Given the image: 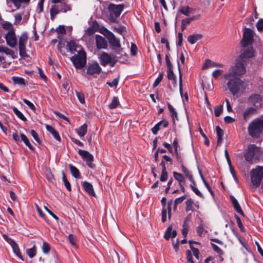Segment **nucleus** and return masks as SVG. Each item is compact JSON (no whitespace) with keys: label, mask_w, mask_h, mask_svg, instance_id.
<instances>
[{"label":"nucleus","mask_w":263,"mask_h":263,"mask_svg":"<svg viewBox=\"0 0 263 263\" xmlns=\"http://www.w3.org/2000/svg\"><path fill=\"white\" fill-rule=\"evenodd\" d=\"M185 204H186L185 211L186 212H188L190 211H194V207H193L194 201L192 199L190 198V199H187L185 202Z\"/></svg>","instance_id":"36"},{"label":"nucleus","mask_w":263,"mask_h":263,"mask_svg":"<svg viewBox=\"0 0 263 263\" xmlns=\"http://www.w3.org/2000/svg\"><path fill=\"white\" fill-rule=\"evenodd\" d=\"M12 109L14 113L19 119L23 121H26L27 120L26 118L16 107H13Z\"/></svg>","instance_id":"34"},{"label":"nucleus","mask_w":263,"mask_h":263,"mask_svg":"<svg viewBox=\"0 0 263 263\" xmlns=\"http://www.w3.org/2000/svg\"><path fill=\"white\" fill-rule=\"evenodd\" d=\"M249 101L255 107L259 108L261 107L262 98L260 95L258 94H254L249 97Z\"/></svg>","instance_id":"18"},{"label":"nucleus","mask_w":263,"mask_h":263,"mask_svg":"<svg viewBox=\"0 0 263 263\" xmlns=\"http://www.w3.org/2000/svg\"><path fill=\"white\" fill-rule=\"evenodd\" d=\"M248 133L253 138H258L263 134V118L253 120L248 127Z\"/></svg>","instance_id":"1"},{"label":"nucleus","mask_w":263,"mask_h":263,"mask_svg":"<svg viewBox=\"0 0 263 263\" xmlns=\"http://www.w3.org/2000/svg\"><path fill=\"white\" fill-rule=\"evenodd\" d=\"M67 45L69 51L71 53L77 52V54H78V53L81 52V51H84L82 47L76 43V42L73 41L68 42L67 44Z\"/></svg>","instance_id":"16"},{"label":"nucleus","mask_w":263,"mask_h":263,"mask_svg":"<svg viewBox=\"0 0 263 263\" xmlns=\"http://www.w3.org/2000/svg\"><path fill=\"white\" fill-rule=\"evenodd\" d=\"M35 207L36 208L37 211L38 212L40 216L43 218L46 221H48V219L46 215L42 212L41 209L40 208L39 205L37 204H35Z\"/></svg>","instance_id":"51"},{"label":"nucleus","mask_w":263,"mask_h":263,"mask_svg":"<svg viewBox=\"0 0 263 263\" xmlns=\"http://www.w3.org/2000/svg\"><path fill=\"white\" fill-rule=\"evenodd\" d=\"M190 248L193 251V255L197 259H199V251L197 248L194 247L193 246H190Z\"/></svg>","instance_id":"53"},{"label":"nucleus","mask_w":263,"mask_h":263,"mask_svg":"<svg viewBox=\"0 0 263 263\" xmlns=\"http://www.w3.org/2000/svg\"><path fill=\"white\" fill-rule=\"evenodd\" d=\"M87 73L90 75L99 74L101 71V68L97 62L89 63L87 66Z\"/></svg>","instance_id":"13"},{"label":"nucleus","mask_w":263,"mask_h":263,"mask_svg":"<svg viewBox=\"0 0 263 263\" xmlns=\"http://www.w3.org/2000/svg\"><path fill=\"white\" fill-rule=\"evenodd\" d=\"M182 172L185 176L189 179L190 181H193V175L191 172L182 164L181 165Z\"/></svg>","instance_id":"32"},{"label":"nucleus","mask_w":263,"mask_h":263,"mask_svg":"<svg viewBox=\"0 0 263 263\" xmlns=\"http://www.w3.org/2000/svg\"><path fill=\"white\" fill-rule=\"evenodd\" d=\"M76 95L79 100V101L83 104L85 103V99L83 93L76 91Z\"/></svg>","instance_id":"55"},{"label":"nucleus","mask_w":263,"mask_h":263,"mask_svg":"<svg viewBox=\"0 0 263 263\" xmlns=\"http://www.w3.org/2000/svg\"><path fill=\"white\" fill-rule=\"evenodd\" d=\"M78 153L85 161L87 165L89 167L91 168L95 167V164L93 163V156L90 153L87 151L82 149H79Z\"/></svg>","instance_id":"10"},{"label":"nucleus","mask_w":263,"mask_h":263,"mask_svg":"<svg viewBox=\"0 0 263 263\" xmlns=\"http://www.w3.org/2000/svg\"><path fill=\"white\" fill-rule=\"evenodd\" d=\"M106 37L108 40L109 43L112 47V49L114 50L116 53L120 54L123 50L121 47L120 41L115 35L111 32L108 31L106 35Z\"/></svg>","instance_id":"7"},{"label":"nucleus","mask_w":263,"mask_h":263,"mask_svg":"<svg viewBox=\"0 0 263 263\" xmlns=\"http://www.w3.org/2000/svg\"><path fill=\"white\" fill-rule=\"evenodd\" d=\"M95 31L93 27H89L86 30L85 34L87 36H91L95 32Z\"/></svg>","instance_id":"56"},{"label":"nucleus","mask_w":263,"mask_h":263,"mask_svg":"<svg viewBox=\"0 0 263 263\" xmlns=\"http://www.w3.org/2000/svg\"><path fill=\"white\" fill-rule=\"evenodd\" d=\"M168 178V174L166 171H162V173L161 174V176L160 178V180L161 181L164 182Z\"/></svg>","instance_id":"54"},{"label":"nucleus","mask_w":263,"mask_h":263,"mask_svg":"<svg viewBox=\"0 0 263 263\" xmlns=\"http://www.w3.org/2000/svg\"><path fill=\"white\" fill-rule=\"evenodd\" d=\"M256 112L255 108L253 107L248 108L243 112V118L245 121H247Z\"/></svg>","instance_id":"26"},{"label":"nucleus","mask_w":263,"mask_h":263,"mask_svg":"<svg viewBox=\"0 0 263 263\" xmlns=\"http://www.w3.org/2000/svg\"><path fill=\"white\" fill-rule=\"evenodd\" d=\"M190 187L192 189V190H193V191L199 197H203V195L202 194H201V193L198 190V189L194 185H192V184H191L190 185Z\"/></svg>","instance_id":"58"},{"label":"nucleus","mask_w":263,"mask_h":263,"mask_svg":"<svg viewBox=\"0 0 263 263\" xmlns=\"http://www.w3.org/2000/svg\"><path fill=\"white\" fill-rule=\"evenodd\" d=\"M172 231V227L170 226V227H168L167 228V229H166V231L165 233V234H164V238L166 239V240H168L171 237H172V235H171V231Z\"/></svg>","instance_id":"52"},{"label":"nucleus","mask_w":263,"mask_h":263,"mask_svg":"<svg viewBox=\"0 0 263 263\" xmlns=\"http://www.w3.org/2000/svg\"><path fill=\"white\" fill-rule=\"evenodd\" d=\"M115 59V57H113L105 52H103L100 54L99 57L100 63L102 66L110 64L111 66H113L117 61Z\"/></svg>","instance_id":"11"},{"label":"nucleus","mask_w":263,"mask_h":263,"mask_svg":"<svg viewBox=\"0 0 263 263\" xmlns=\"http://www.w3.org/2000/svg\"><path fill=\"white\" fill-rule=\"evenodd\" d=\"M174 178L178 182V184L185 183V178L182 174L176 172H173Z\"/></svg>","instance_id":"31"},{"label":"nucleus","mask_w":263,"mask_h":263,"mask_svg":"<svg viewBox=\"0 0 263 263\" xmlns=\"http://www.w3.org/2000/svg\"><path fill=\"white\" fill-rule=\"evenodd\" d=\"M202 35L200 34H194L190 35L187 37V41L191 44H195L197 41L200 40Z\"/></svg>","instance_id":"27"},{"label":"nucleus","mask_w":263,"mask_h":263,"mask_svg":"<svg viewBox=\"0 0 263 263\" xmlns=\"http://www.w3.org/2000/svg\"><path fill=\"white\" fill-rule=\"evenodd\" d=\"M77 133L78 135L81 137H83L86 134L87 132V125L86 124H84L82 126H81L78 129H76Z\"/></svg>","instance_id":"29"},{"label":"nucleus","mask_w":263,"mask_h":263,"mask_svg":"<svg viewBox=\"0 0 263 263\" xmlns=\"http://www.w3.org/2000/svg\"><path fill=\"white\" fill-rule=\"evenodd\" d=\"M12 81L15 84H18L20 85H25V80L20 77H13L12 78Z\"/></svg>","instance_id":"35"},{"label":"nucleus","mask_w":263,"mask_h":263,"mask_svg":"<svg viewBox=\"0 0 263 263\" xmlns=\"http://www.w3.org/2000/svg\"><path fill=\"white\" fill-rule=\"evenodd\" d=\"M186 198V196L185 195H183L181 197H180L179 198H176L175 201H174V210L175 211L176 210V208H177V205H178L179 204L182 203L183 202V201Z\"/></svg>","instance_id":"42"},{"label":"nucleus","mask_w":263,"mask_h":263,"mask_svg":"<svg viewBox=\"0 0 263 263\" xmlns=\"http://www.w3.org/2000/svg\"><path fill=\"white\" fill-rule=\"evenodd\" d=\"M8 243L11 246L13 252L16 255L20 258L22 260H24L23 257L20 252V249L17 244L12 239H10L8 241Z\"/></svg>","instance_id":"21"},{"label":"nucleus","mask_w":263,"mask_h":263,"mask_svg":"<svg viewBox=\"0 0 263 263\" xmlns=\"http://www.w3.org/2000/svg\"><path fill=\"white\" fill-rule=\"evenodd\" d=\"M253 32L249 28H245L243 31V38L241 41V46L246 47L253 43Z\"/></svg>","instance_id":"8"},{"label":"nucleus","mask_w":263,"mask_h":263,"mask_svg":"<svg viewBox=\"0 0 263 263\" xmlns=\"http://www.w3.org/2000/svg\"><path fill=\"white\" fill-rule=\"evenodd\" d=\"M28 41V36L25 33L20 36L18 40L19 51L21 57L25 58L28 57L26 51V45Z\"/></svg>","instance_id":"9"},{"label":"nucleus","mask_w":263,"mask_h":263,"mask_svg":"<svg viewBox=\"0 0 263 263\" xmlns=\"http://www.w3.org/2000/svg\"><path fill=\"white\" fill-rule=\"evenodd\" d=\"M211 245L213 250L218 255H222L223 254V252L218 246L213 243H211Z\"/></svg>","instance_id":"44"},{"label":"nucleus","mask_w":263,"mask_h":263,"mask_svg":"<svg viewBox=\"0 0 263 263\" xmlns=\"http://www.w3.org/2000/svg\"><path fill=\"white\" fill-rule=\"evenodd\" d=\"M230 199L236 212L242 216H244V213L243 211L241 210V207L239 205L237 199L233 195L230 196Z\"/></svg>","instance_id":"22"},{"label":"nucleus","mask_w":263,"mask_h":263,"mask_svg":"<svg viewBox=\"0 0 263 263\" xmlns=\"http://www.w3.org/2000/svg\"><path fill=\"white\" fill-rule=\"evenodd\" d=\"M13 3L14 4V6L17 8H18L22 2H26L29 1V0H11Z\"/></svg>","instance_id":"60"},{"label":"nucleus","mask_w":263,"mask_h":263,"mask_svg":"<svg viewBox=\"0 0 263 263\" xmlns=\"http://www.w3.org/2000/svg\"><path fill=\"white\" fill-rule=\"evenodd\" d=\"M191 214L188 215L184 219L183 226L185 227H189L188 222L191 220Z\"/></svg>","instance_id":"63"},{"label":"nucleus","mask_w":263,"mask_h":263,"mask_svg":"<svg viewBox=\"0 0 263 263\" xmlns=\"http://www.w3.org/2000/svg\"><path fill=\"white\" fill-rule=\"evenodd\" d=\"M7 44L11 47H14L17 44V39L14 30L8 31L5 37Z\"/></svg>","instance_id":"14"},{"label":"nucleus","mask_w":263,"mask_h":263,"mask_svg":"<svg viewBox=\"0 0 263 263\" xmlns=\"http://www.w3.org/2000/svg\"><path fill=\"white\" fill-rule=\"evenodd\" d=\"M251 182L255 187H258L263 178V168L258 166L250 173Z\"/></svg>","instance_id":"5"},{"label":"nucleus","mask_w":263,"mask_h":263,"mask_svg":"<svg viewBox=\"0 0 263 263\" xmlns=\"http://www.w3.org/2000/svg\"><path fill=\"white\" fill-rule=\"evenodd\" d=\"M168 123L167 121H160L152 128V132L154 135H157L158 132L161 128V127L166 128L168 126Z\"/></svg>","instance_id":"20"},{"label":"nucleus","mask_w":263,"mask_h":263,"mask_svg":"<svg viewBox=\"0 0 263 263\" xmlns=\"http://www.w3.org/2000/svg\"><path fill=\"white\" fill-rule=\"evenodd\" d=\"M0 52H4L6 54L10 55L13 59L17 58V53L6 47L0 46Z\"/></svg>","instance_id":"24"},{"label":"nucleus","mask_w":263,"mask_h":263,"mask_svg":"<svg viewBox=\"0 0 263 263\" xmlns=\"http://www.w3.org/2000/svg\"><path fill=\"white\" fill-rule=\"evenodd\" d=\"M46 128L58 141H61V138L58 132L53 127L46 125Z\"/></svg>","instance_id":"25"},{"label":"nucleus","mask_w":263,"mask_h":263,"mask_svg":"<svg viewBox=\"0 0 263 263\" xmlns=\"http://www.w3.org/2000/svg\"><path fill=\"white\" fill-rule=\"evenodd\" d=\"M22 100L31 110L34 111L35 110L36 108L32 103L26 99H23Z\"/></svg>","instance_id":"48"},{"label":"nucleus","mask_w":263,"mask_h":263,"mask_svg":"<svg viewBox=\"0 0 263 263\" xmlns=\"http://www.w3.org/2000/svg\"><path fill=\"white\" fill-rule=\"evenodd\" d=\"M82 186L84 190L90 195L95 196V193L92 185L87 181L82 182Z\"/></svg>","instance_id":"23"},{"label":"nucleus","mask_w":263,"mask_h":263,"mask_svg":"<svg viewBox=\"0 0 263 263\" xmlns=\"http://www.w3.org/2000/svg\"><path fill=\"white\" fill-rule=\"evenodd\" d=\"M42 249L44 253L48 254L50 250V247L49 243L44 242L42 247Z\"/></svg>","instance_id":"45"},{"label":"nucleus","mask_w":263,"mask_h":263,"mask_svg":"<svg viewBox=\"0 0 263 263\" xmlns=\"http://www.w3.org/2000/svg\"><path fill=\"white\" fill-rule=\"evenodd\" d=\"M223 105L216 106L214 109L215 115L216 117H219L222 111Z\"/></svg>","instance_id":"47"},{"label":"nucleus","mask_w":263,"mask_h":263,"mask_svg":"<svg viewBox=\"0 0 263 263\" xmlns=\"http://www.w3.org/2000/svg\"><path fill=\"white\" fill-rule=\"evenodd\" d=\"M120 105V102L118 97H114L111 101V102L109 105L110 109H114Z\"/></svg>","instance_id":"37"},{"label":"nucleus","mask_w":263,"mask_h":263,"mask_svg":"<svg viewBox=\"0 0 263 263\" xmlns=\"http://www.w3.org/2000/svg\"><path fill=\"white\" fill-rule=\"evenodd\" d=\"M27 255L31 258L34 257L36 255V248L34 246L32 248L29 249L26 251Z\"/></svg>","instance_id":"41"},{"label":"nucleus","mask_w":263,"mask_h":263,"mask_svg":"<svg viewBox=\"0 0 263 263\" xmlns=\"http://www.w3.org/2000/svg\"><path fill=\"white\" fill-rule=\"evenodd\" d=\"M163 78V72L159 73L158 78L156 79V80L155 81V82H154V83L153 84V87H155L157 86H158V84L162 81Z\"/></svg>","instance_id":"46"},{"label":"nucleus","mask_w":263,"mask_h":263,"mask_svg":"<svg viewBox=\"0 0 263 263\" xmlns=\"http://www.w3.org/2000/svg\"><path fill=\"white\" fill-rule=\"evenodd\" d=\"M3 28L5 29L8 30V31H10L11 30H14L12 24L8 22H5L2 24Z\"/></svg>","instance_id":"43"},{"label":"nucleus","mask_w":263,"mask_h":263,"mask_svg":"<svg viewBox=\"0 0 263 263\" xmlns=\"http://www.w3.org/2000/svg\"><path fill=\"white\" fill-rule=\"evenodd\" d=\"M180 11L181 13L184 15H189L192 13V11H193V10L187 6L182 7Z\"/></svg>","instance_id":"39"},{"label":"nucleus","mask_w":263,"mask_h":263,"mask_svg":"<svg viewBox=\"0 0 263 263\" xmlns=\"http://www.w3.org/2000/svg\"><path fill=\"white\" fill-rule=\"evenodd\" d=\"M203 232V226L200 224L197 228V233L199 236H202Z\"/></svg>","instance_id":"64"},{"label":"nucleus","mask_w":263,"mask_h":263,"mask_svg":"<svg viewBox=\"0 0 263 263\" xmlns=\"http://www.w3.org/2000/svg\"><path fill=\"white\" fill-rule=\"evenodd\" d=\"M246 72V67L242 61L237 60L235 64L232 66L228 72L223 75V78L238 77L244 74Z\"/></svg>","instance_id":"3"},{"label":"nucleus","mask_w":263,"mask_h":263,"mask_svg":"<svg viewBox=\"0 0 263 263\" xmlns=\"http://www.w3.org/2000/svg\"><path fill=\"white\" fill-rule=\"evenodd\" d=\"M216 133L217 136V145H220L222 142V137L223 136V130L218 126H216Z\"/></svg>","instance_id":"30"},{"label":"nucleus","mask_w":263,"mask_h":263,"mask_svg":"<svg viewBox=\"0 0 263 263\" xmlns=\"http://www.w3.org/2000/svg\"><path fill=\"white\" fill-rule=\"evenodd\" d=\"M186 253V259H187V261L190 262L191 263H194L193 259L192 254L191 251H190L189 250H187Z\"/></svg>","instance_id":"59"},{"label":"nucleus","mask_w":263,"mask_h":263,"mask_svg":"<svg viewBox=\"0 0 263 263\" xmlns=\"http://www.w3.org/2000/svg\"><path fill=\"white\" fill-rule=\"evenodd\" d=\"M172 69L173 68L167 69V77L170 80L176 78Z\"/></svg>","instance_id":"49"},{"label":"nucleus","mask_w":263,"mask_h":263,"mask_svg":"<svg viewBox=\"0 0 263 263\" xmlns=\"http://www.w3.org/2000/svg\"><path fill=\"white\" fill-rule=\"evenodd\" d=\"M224 78L228 81L226 85L232 95H235L238 93L243 85V82L238 77H230Z\"/></svg>","instance_id":"4"},{"label":"nucleus","mask_w":263,"mask_h":263,"mask_svg":"<svg viewBox=\"0 0 263 263\" xmlns=\"http://www.w3.org/2000/svg\"><path fill=\"white\" fill-rule=\"evenodd\" d=\"M223 72V70L221 69H216L214 70L212 73V76L215 78H217L220 76Z\"/></svg>","instance_id":"57"},{"label":"nucleus","mask_w":263,"mask_h":263,"mask_svg":"<svg viewBox=\"0 0 263 263\" xmlns=\"http://www.w3.org/2000/svg\"><path fill=\"white\" fill-rule=\"evenodd\" d=\"M172 205V201H168L166 208H163L162 211V221L164 222L166 220V215L168 213V218H171V205Z\"/></svg>","instance_id":"19"},{"label":"nucleus","mask_w":263,"mask_h":263,"mask_svg":"<svg viewBox=\"0 0 263 263\" xmlns=\"http://www.w3.org/2000/svg\"><path fill=\"white\" fill-rule=\"evenodd\" d=\"M96 45L97 49H106L107 42L106 39L100 35L97 34L95 36Z\"/></svg>","instance_id":"17"},{"label":"nucleus","mask_w":263,"mask_h":263,"mask_svg":"<svg viewBox=\"0 0 263 263\" xmlns=\"http://www.w3.org/2000/svg\"><path fill=\"white\" fill-rule=\"evenodd\" d=\"M260 155V148L255 144H249L244 152L245 160L250 164H253L255 159L258 160Z\"/></svg>","instance_id":"2"},{"label":"nucleus","mask_w":263,"mask_h":263,"mask_svg":"<svg viewBox=\"0 0 263 263\" xmlns=\"http://www.w3.org/2000/svg\"><path fill=\"white\" fill-rule=\"evenodd\" d=\"M194 17H186L182 20L181 22V30L183 31L187 25L194 20Z\"/></svg>","instance_id":"33"},{"label":"nucleus","mask_w":263,"mask_h":263,"mask_svg":"<svg viewBox=\"0 0 263 263\" xmlns=\"http://www.w3.org/2000/svg\"><path fill=\"white\" fill-rule=\"evenodd\" d=\"M256 27L259 31L263 30V18H260L256 24Z\"/></svg>","instance_id":"61"},{"label":"nucleus","mask_w":263,"mask_h":263,"mask_svg":"<svg viewBox=\"0 0 263 263\" xmlns=\"http://www.w3.org/2000/svg\"><path fill=\"white\" fill-rule=\"evenodd\" d=\"M75 67L81 69L85 66L86 63V54L85 51L78 53L70 59Z\"/></svg>","instance_id":"6"},{"label":"nucleus","mask_w":263,"mask_h":263,"mask_svg":"<svg viewBox=\"0 0 263 263\" xmlns=\"http://www.w3.org/2000/svg\"><path fill=\"white\" fill-rule=\"evenodd\" d=\"M167 106L171 114V116L174 120L175 118L177 117V114L174 107L169 103H167Z\"/></svg>","instance_id":"40"},{"label":"nucleus","mask_w":263,"mask_h":263,"mask_svg":"<svg viewBox=\"0 0 263 263\" xmlns=\"http://www.w3.org/2000/svg\"><path fill=\"white\" fill-rule=\"evenodd\" d=\"M244 48V49L243 50L242 53L240 54L239 59H238L240 61H242L243 63L245 62V59H250L253 58L254 56V52L253 47H246Z\"/></svg>","instance_id":"12"},{"label":"nucleus","mask_w":263,"mask_h":263,"mask_svg":"<svg viewBox=\"0 0 263 263\" xmlns=\"http://www.w3.org/2000/svg\"><path fill=\"white\" fill-rule=\"evenodd\" d=\"M119 78H117L114 79L112 82H107V84L109 85L110 87H117L118 84Z\"/></svg>","instance_id":"50"},{"label":"nucleus","mask_w":263,"mask_h":263,"mask_svg":"<svg viewBox=\"0 0 263 263\" xmlns=\"http://www.w3.org/2000/svg\"><path fill=\"white\" fill-rule=\"evenodd\" d=\"M54 113L57 116H58L59 118L63 119L64 120H65L66 121L69 122L68 118L67 117H66L65 115H64L63 114L60 113V112H59L58 111H54Z\"/></svg>","instance_id":"62"},{"label":"nucleus","mask_w":263,"mask_h":263,"mask_svg":"<svg viewBox=\"0 0 263 263\" xmlns=\"http://www.w3.org/2000/svg\"><path fill=\"white\" fill-rule=\"evenodd\" d=\"M69 168L72 176L75 178L79 179L81 178V175L79 170L72 164L69 165Z\"/></svg>","instance_id":"28"},{"label":"nucleus","mask_w":263,"mask_h":263,"mask_svg":"<svg viewBox=\"0 0 263 263\" xmlns=\"http://www.w3.org/2000/svg\"><path fill=\"white\" fill-rule=\"evenodd\" d=\"M21 138L22 140L24 142V143L26 144L27 146L28 147V148L31 150H33L34 147L31 144L29 141L28 140L27 137L24 134H21Z\"/></svg>","instance_id":"38"},{"label":"nucleus","mask_w":263,"mask_h":263,"mask_svg":"<svg viewBox=\"0 0 263 263\" xmlns=\"http://www.w3.org/2000/svg\"><path fill=\"white\" fill-rule=\"evenodd\" d=\"M123 5L110 4L108 6V9L110 13V16L115 15V16H119L121 12L123 10Z\"/></svg>","instance_id":"15"}]
</instances>
